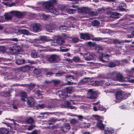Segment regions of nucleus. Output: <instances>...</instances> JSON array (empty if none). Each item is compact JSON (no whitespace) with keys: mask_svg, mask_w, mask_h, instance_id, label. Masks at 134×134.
<instances>
[{"mask_svg":"<svg viewBox=\"0 0 134 134\" xmlns=\"http://www.w3.org/2000/svg\"><path fill=\"white\" fill-rule=\"evenodd\" d=\"M27 104L31 107H33L35 105V103L34 101V99L30 97L28 98L27 99Z\"/></svg>","mask_w":134,"mask_h":134,"instance_id":"f3484780","label":"nucleus"},{"mask_svg":"<svg viewBox=\"0 0 134 134\" xmlns=\"http://www.w3.org/2000/svg\"><path fill=\"white\" fill-rule=\"evenodd\" d=\"M35 127V125H31L29 126V127L27 128V129L29 131L31 130L32 129H34Z\"/></svg>","mask_w":134,"mask_h":134,"instance_id":"8fccbe9b","label":"nucleus"},{"mask_svg":"<svg viewBox=\"0 0 134 134\" xmlns=\"http://www.w3.org/2000/svg\"><path fill=\"white\" fill-rule=\"evenodd\" d=\"M100 23V21L97 20H94L92 22V25L94 26H98Z\"/></svg>","mask_w":134,"mask_h":134,"instance_id":"f704fd0d","label":"nucleus"},{"mask_svg":"<svg viewBox=\"0 0 134 134\" xmlns=\"http://www.w3.org/2000/svg\"><path fill=\"white\" fill-rule=\"evenodd\" d=\"M113 42L115 44H120V41L117 39H114L113 41Z\"/></svg>","mask_w":134,"mask_h":134,"instance_id":"13d9d810","label":"nucleus"},{"mask_svg":"<svg viewBox=\"0 0 134 134\" xmlns=\"http://www.w3.org/2000/svg\"><path fill=\"white\" fill-rule=\"evenodd\" d=\"M108 54L102 53L99 56L100 60L103 63H105L108 62L109 59Z\"/></svg>","mask_w":134,"mask_h":134,"instance_id":"39448f33","label":"nucleus"},{"mask_svg":"<svg viewBox=\"0 0 134 134\" xmlns=\"http://www.w3.org/2000/svg\"><path fill=\"white\" fill-rule=\"evenodd\" d=\"M80 38L84 40H90L91 39L89 34L87 33H80Z\"/></svg>","mask_w":134,"mask_h":134,"instance_id":"f8f14e48","label":"nucleus"},{"mask_svg":"<svg viewBox=\"0 0 134 134\" xmlns=\"http://www.w3.org/2000/svg\"><path fill=\"white\" fill-rule=\"evenodd\" d=\"M57 121V119L54 118H52L50 119V121L52 122H54Z\"/></svg>","mask_w":134,"mask_h":134,"instance_id":"69168bd1","label":"nucleus"},{"mask_svg":"<svg viewBox=\"0 0 134 134\" xmlns=\"http://www.w3.org/2000/svg\"><path fill=\"white\" fill-rule=\"evenodd\" d=\"M41 72V70L40 69L35 68L33 71L34 73L36 75H38Z\"/></svg>","mask_w":134,"mask_h":134,"instance_id":"473e14b6","label":"nucleus"},{"mask_svg":"<svg viewBox=\"0 0 134 134\" xmlns=\"http://www.w3.org/2000/svg\"><path fill=\"white\" fill-rule=\"evenodd\" d=\"M38 107H40L41 109H43L44 107H45L46 105L44 104H38Z\"/></svg>","mask_w":134,"mask_h":134,"instance_id":"052dcab7","label":"nucleus"},{"mask_svg":"<svg viewBox=\"0 0 134 134\" xmlns=\"http://www.w3.org/2000/svg\"><path fill=\"white\" fill-rule=\"evenodd\" d=\"M21 100L23 102H25L26 100L25 99L27 98V95L26 93L25 92H21Z\"/></svg>","mask_w":134,"mask_h":134,"instance_id":"b1692460","label":"nucleus"},{"mask_svg":"<svg viewBox=\"0 0 134 134\" xmlns=\"http://www.w3.org/2000/svg\"><path fill=\"white\" fill-rule=\"evenodd\" d=\"M124 92L121 91H118L115 94L116 99L119 100L123 99L124 97Z\"/></svg>","mask_w":134,"mask_h":134,"instance_id":"1a4fd4ad","label":"nucleus"},{"mask_svg":"<svg viewBox=\"0 0 134 134\" xmlns=\"http://www.w3.org/2000/svg\"><path fill=\"white\" fill-rule=\"evenodd\" d=\"M54 84L57 85L60 83V81L58 80H53L52 81Z\"/></svg>","mask_w":134,"mask_h":134,"instance_id":"09e8293b","label":"nucleus"},{"mask_svg":"<svg viewBox=\"0 0 134 134\" xmlns=\"http://www.w3.org/2000/svg\"><path fill=\"white\" fill-rule=\"evenodd\" d=\"M70 122L71 124H74L76 123H78V120H76L75 119H72L71 120Z\"/></svg>","mask_w":134,"mask_h":134,"instance_id":"49530a36","label":"nucleus"},{"mask_svg":"<svg viewBox=\"0 0 134 134\" xmlns=\"http://www.w3.org/2000/svg\"><path fill=\"white\" fill-rule=\"evenodd\" d=\"M9 38H1L0 41H3L2 42L3 43H8L10 42V40H7V39H9Z\"/></svg>","mask_w":134,"mask_h":134,"instance_id":"58836bf2","label":"nucleus"},{"mask_svg":"<svg viewBox=\"0 0 134 134\" xmlns=\"http://www.w3.org/2000/svg\"><path fill=\"white\" fill-rule=\"evenodd\" d=\"M127 8L126 4L125 3L120 4L119 6V9L121 11H123L126 10Z\"/></svg>","mask_w":134,"mask_h":134,"instance_id":"6ab92c4d","label":"nucleus"},{"mask_svg":"<svg viewBox=\"0 0 134 134\" xmlns=\"http://www.w3.org/2000/svg\"><path fill=\"white\" fill-rule=\"evenodd\" d=\"M35 86V84L31 83L30 84L26 85V87L28 88L30 90H32Z\"/></svg>","mask_w":134,"mask_h":134,"instance_id":"72a5a7b5","label":"nucleus"},{"mask_svg":"<svg viewBox=\"0 0 134 134\" xmlns=\"http://www.w3.org/2000/svg\"><path fill=\"white\" fill-rule=\"evenodd\" d=\"M7 40H10V41H13L15 42H18V40L17 38H9V39H7Z\"/></svg>","mask_w":134,"mask_h":134,"instance_id":"6e6d98bb","label":"nucleus"},{"mask_svg":"<svg viewBox=\"0 0 134 134\" xmlns=\"http://www.w3.org/2000/svg\"><path fill=\"white\" fill-rule=\"evenodd\" d=\"M7 49V48L4 46H0V52L2 53L5 52Z\"/></svg>","mask_w":134,"mask_h":134,"instance_id":"4c0bfd02","label":"nucleus"},{"mask_svg":"<svg viewBox=\"0 0 134 134\" xmlns=\"http://www.w3.org/2000/svg\"><path fill=\"white\" fill-rule=\"evenodd\" d=\"M116 76V73L115 72H112L111 73L107 74L104 76L105 78L107 79H110L115 81Z\"/></svg>","mask_w":134,"mask_h":134,"instance_id":"0eeeda50","label":"nucleus"},{"mask_svg":"<svg viewBox=\"0 0 134 134\" xmlns=\"http://www.w3.org/2000/svg\"><path fill=\"white\" fill-rule=\"evenodd\" d=\"M4 16V18L5 20H10L12 18V17L11 16L6 13H5Z\"/></svg>","mask_w":134,"mask_h":134,"instance_id":"c9c22d12","label":"nucleus"},{"mask_svg":"<svg viewBox=\"0 0 134 134\" xmlns=\"http://www.w3.org/2000/svg\"><path fill=\"white\" fill-rule=\"evenodd\" d=\"M9 132V131L6 128H0V134H7Z\"/></svg>","mask_w":134,"mask_h":134,"instance_id":"cd10ccee","label":"nucleus"},{"mask_svg":"<svg viewBox=\"0 0 134 134\" xmlns=\"http://www.w3.org/2000/svg\"><path fill=\"white\" fill-rule=\"evenodd\" d=\"M70 126L69 123H65L62 127V130L63 132H66L70 129Z\"/></svg>","mask_w":134,"mask_h":134,"instance_id":"a211bd4d","label":"nucleus"},{"mask_svg":"<svg viewBox=\"0 0 134 134\" xmlns=\"http://www.w3.org/2000/svg\"><path fill=\"white\" fill-rule=\"evenodd\" d=\"M60 51L62 52H66L69 50V49L65 47H60Z\"/></svg>","mask_w":134,"mask_h":134,"instance_id":"79ce46f5","label":"nucleus"},{"mask_svg":"<svg viewBox=\"0 0 134 134\" xmlns=\"http://www.w3.org/2000/svg\"><path fill=\"white\" fill-rule=\"evenodd\" d=\"M126 79L130 83H134V77H133L130 75H128L126 77Z\"/></svg>","mask_w":134,"mask_h":134,"instance_id":"7c9ffc66","label":"nucleus"},{"mask_svg":"<svg viewBox=\"0 0 134 134\" xmlns=\"http://www.w3.org/2000/svg\"><path fill=\"white\" fill-rule=\"evenodd\" d=\"M110 16L111 18L118 19L120 17V14L119 13L116 12H113L112 13Z\"/></svg>","mask_w":134,"mask_h":134,"instance_id":"5701e85b","label":"nucleus"},{"mask_svg":"<svg viewBox=\"0 0 134 134\" xmlns=\"http://www.w3.org/2000/svg\"><path fill=\"white\" fill-rule=\"evenodd\" d=\"M54 74L51 72H47L46 74V75L47 76H52Z\"/></svg>","mask_w":134,"mask_h":134,"instance_id":"4d7b16f0","label":"nucleus"},{"mask_svg":"<svg viewBox=\"0 0 134 134\" xmlns=\"http://www.w3.org/2000/svg\"><path fill=\"white\" fill-rule=\"evenodd\" d=\"M77 116L78 118L80 120H81L83 118V116L81 115H77Z\"/></svg>","mask_w":134,"mask_h":134,"instance_id":"774afa93","label":"nucleus"},{"mask_svg":"<svg viewBox=\"0 0 134 134\" xmlns=\"http://www.w3.org/2000/svg\"><path fill=\"white\" fill-rule=\"evenodd\" d=\"M68 28L67 26L65 25H61L59 27V30L61 31V32H65Z\"/></svg>","mask_w":134,"mask_h":134,"instance_id":"2f4dec72","label":"nucleus"},{"mask_svg":"<svg viewBox=\"0 0 134 134\" xmlns=\"http://www.w3.org/2000/svg\"><path fill=\"white\" fill-rule=\"evenodd\" d=\"M58 57V56L55 54H52L49 56L48 60L50 62L52 63L56 61Z\"/></svg>","mask_w":134,"mask_h":134,"instance_id":"4468645a","label":"nucleus"},{"mask_svg":"<svg viewBox=\"0 0 134 134\" xmlns=\"http://www.w3.org/2000/svg\"><path fill=\"white\" fill-rule=\"evenodd\" d=\"M71 105V103L69 102H67L66 104V107L67 108H69Z\"/></svg>","mask_w":134,"mask_h":134,"instance_id":"680f3d73","label":"nucleus"},{"mask_svg":"<svg viewBox=\"0 0 134 134\" xmlns=\"http://www.w3.org/2000/svg\"><path fill=\"white\" fill-rule=\"evenodd\" d=\"M25 121L28 124H32L34 122V120L31 117L26 118Z\"/></svg>","mask_w":134,"mask_h":134,"instance_id":"c85d7f7f","label":"nucleus"},{"mask_svg":"<svg viewBox=\"0 0 134 134\" xmlns=\"http://www.w3.org/2000/svg\"><path fill=\"white\" fill-rule=\"evenodd\" d=\"M83 57L86 60H90L93 59V55L89 53H86L83 55Z\"/></svg>","mask_w":134,"mask_h":134,"instance_id":"2eb2a0df","label":"nucleus"},{"mask_svg":"<svg viewBox=\"0 0 134 134\" xmlns=\"http://www.w3.org/2000/svg\"><path fill=\"white\" fill-rule=\"evenodd\" d=\"M66 79H69V80L70 79H73L74 77L72 75H67L66 77Z\"/></svg>","mask_w":134,"mask_h":134,"instance_id":"5fc2aeb1","label":"nucleus"},{"mask_svg":"<svg viewBox=\"0 0 134 134\" xmlns=\"http://www.w3.org/2000/svg\"><path fill=\"white\" fill-rule=\"evenodd\" d=\"M5 21V20L4 19L3 17L0 16V22H3Z\"/></svg>","mask_w":134,"mask_h":134,"instance_id":"e2e57ef3","label":"nucleus"},{"mask_svg":"<svg viewBox=\"0 0 134 134\" xmlns=\"http://www.w3.org/2000/svg\"><path fill=\"white\" fill-rule=\"evenodd\" d=\"M89 9V8L87 7H83L77 8L78 12L85 14H88V13Z\"/></svg>","mask_w":134,"mask_h":134,"instance_id":"ddd939ff","label":"nucleus"},{"mask_svg":"<svg viewBox=\"0 0 134 134\" xmlns=\"http://www.w3.org/2000/svg\"><path fill=\"white\" fill-rule=\"evenodd\" d=\"M19 31L20 33L25 35H28L30 34L28 30L26 29H22Z\"/></svg>","mask_w":134,"mask_h":134,"instance_id":"c756f323","label":"nucleus"},{"mask_svg":"<svg viewBox=\"0 0 134 134\" xmlns=\"http://www.w3.org/2000/svg\"><path fill=\"white\" fill-rule=\"evenodd\" d=\"M57 3V0H49V1L45 2L43 6L45 9L48 10L50 12L57 14L58 11L57 9L54 7V6Z\"/></svg>","mask_w":134,"mask_h":134,"instance_id":"f257e3e1","label":"nucleus"},{"mask_svg":"<svg viewBox=\"0 0 134 134\" xmlns=\"http://www.w3.org/2000/svg\"><path fill=\"white\" fill-rule=\"evenodd\" d=\"M74 75L76 78H78L82 76V74L80 72L76 71L74 73Z\"/></svg>","mask_w":134,"mask_h":134,"instance_id":"e433bc0d","label":"nucleus"},{"mask_svg":"<svg viewBox=\"0 0 134 134\" xmlns=\"http://www.w3.org/2000/svg\"><path fill=\"white\" fill-rule=\"evenodd\" d=\"M72 60L74 62H78L80 61V59L78 57L75 56L73 58Z\"/></svg>","mask_w":134,"mask_h":134,"instance_id":"a18cd8bd","label":"nucleus"},{"mask_svg":"<svg viewBox=\"0 0 134 134\" xmlns=\"http://www.w3.org/2000/svg\"><path fill=\"white\" fill-rule=\"evenodd\" d=\"M41 26L39 23H34L31 25L30 29L34 32L36 33L40 32L41 30Z\"/></svg>","mask_w":134,"mask_h":134,"instance_id":"7ed1b4c3","label":"nucleus"},{"mask_svg":"<svg viewBox=\"0 0 134 134\" xmlns=\"http://www.w3.org/2000/svg\"><path fill=\"white\" fill-rule=\"evenodd\" d=\"M91 83V85L94 86H98L100 84L99 82L96 81L92 82Z\"/></svg>","mask_w":134,"mask_h":134,"instance_id":"a19ab883","label":"nucleus"},{"mask_svg":"<svg viewBox=\"0 0 134 134\" xmlns=\"http://www.w3.org/2000/svg\"><path fill=\"white\" fill-rule=\"evenodd\" d=\"M10 13L12 15H15L16 17L18 18H21L24 16V14L25 12L22 13L20 11H12L10 12Z\"/></svg>","mask_w":134,"mask_h":134,"instance_id":"423d86ee","label":"nucleus"},{"mask_svg":"<svg viewBox=\"0 0 134 134\" xmlns=\"http://www.w3.org/2000/svg\"><path fill=\"white\" fill-rule=\"evenodd\" d=\"M25 60L24 59H17L15 62V63L18 65H21L25 63Z\"/></svg>","mask_w":134,"mask_h":134,"instance_id":"393cba45","label":"nucleus"},{"mask_svg":"<svg viewBox=\"0 0 134 134\" xmlns=\"http://www.w3.org/2000/svg\"><path fill=\"white\" fill-rule=\"evenodd\" d=\"M57 42L58 44L62 45L65 42L64 38L62 37H60L57 39Z\"/></svg>","mask_w":134,"mask_h":134,"instance_id":"412c9836","label":"nucleus"},{"mask_svg":"<svg viewBox=\"0 0 134 134\" xmlns=\"http://www.w3.org/2000/svg\"><path fill=\"white\" fill-rule=\"evenodd\" d=\"M72 41L74 43H76L78 42V39L76 38H74L72 39Z\"/></svg>","mask_w":134,"mask_h":134,"instance_id":"603ef678","label":"nucleus"},{"mask_svg":"<svg viewBox=\"0 0 134 134\" xmlns=\"http://www.w3.org/2000/svg\"><path fill=\"white\" fill-rule=\"evenodd\" d=\"M62 75V74L60 73H57L55 74V76H56L60 77Z\"/></svg>","mask_w":134,"mask_h":134,"instance_id":"0e129e2a","label":"nucleus"},{"mask_svg":"<svg viewBox=\"0 0 134 134\" xmlns=\"http://www.w3.org/2000/svg\"><path fill=\"white\" fill-rule=\"evenodd\" d=\"M115 81L120 82L126 81V77H124L121 74L116 73V76Z\"/></svg>","mask_w":134,"mask_h":134,"instance_id":"6e6552de","label":"nucleus"},{"mask_svg":"<svg viewBox=\"0 0 134 134\" xmlns=\"http://www.w3.org/2000/svg\"><path fill=\"white\" fill-rule=\"evenodd\" d=\"M112 129L109 128L107 130H104L103 134H112L114 133Z\"/></svg>","mask_w":134,"mask_h":134,"instance_id":"a878e982","label":"nucleus"},{"mask_svg":"<svg viewBox=\"0 0 134 134\" xmlns=\"http://www.w3.org/2000/svg\"><path fill=\"white\" fill-rule=\"evenodd\" d=\"M103 121L101 120H98L97 122V125L99 129L101 130H104L105 129V126L102 123Z\"/></svg>","mask_w":134,"mask_h":134,"instance_id":"aec40b11","label":"nucleus"},{"mask_svg":"<svg viewBox=\"0 0 134 134\" xmlns=\"http://www.w3.org/2000/svg\"><path fill=\"white\" fill-rule=\"evenodd\" d=\"M9 49L11 52H18L20 51V47L14 44L10 47Z\"/></svg>","mask_w":134,"mask_h":134,"instance_id":"dca6fc26","label":"nucleus"},{"mask_svg":"<svg viewBox=\"0 0 134 134\" xmlns=\"http://www.w3.org/2000/svg\"><path fill=\"white\" fill-rule=\"evenodd\" d=\"M10 96V91H8L4 95L5 97H9Z\"/></svg>","mask_w":134,"mask_h":134,"instance_id":"3c124183","label":"nucleus"},{"mask_svg":"<svg viewBox=\"0 0 134 134\" xmlns=\"http://www.w3.org/2000/svg\"><path fill=\"white\" fill-rule=\"evenodd\" d=\"M98 53H99V51H102L103 50V48L101 46H99L98 47Z\"/></svg>","mask_w":134,"mask_h":134,"instance_id":"338daca9","label":"nucleus"},{"mask_svg":"<svg viewBox=\"0 0 134 134\" xmlns=\"http://www.w3.org/2000/svg\"><path fill=\"white\" fill-rule=\"evenodd\" d=\"M89 15L92 16H93L94 15V12L93 11L90 12L89 9L88 13Z\"/></svg>","mask_w":134,"mask_h":134,"instance_id":"bf43d9fd","label":"nucleus"},{"mask_svg":"<svg viewBox=\"0 0 134 134\" xmlns=\"http://www.w3.org/2000/svg\"><path fill=\"white\" fill-rule=\"evenodd\" d=\"M75 9H68L67 12L70 14H73L76 11Z\"/></svg>","mask_w":134,"mask_h":134,"instance_id":"c03bdc74","label":"nucleus"},{"mask_svg":"<svg viewBox=\"0 0 134 134\" xmlns=\"http://www.w3.org/2000/svg\"><path fill=\"white\" fill-rule=\"evenodd\" d=\"M57 106L54 102L50 101H48V104L46 105L45 107L50 109L56 107Z\"/></svg>","mask_w":134,"mask_h":134,"instance_id":"9b49d317","label":"nucleus"},{"mask_svg":"<svg viewBox=\"0 0 134 134\" xmlns=\"http://www.w3.org/2000/svg\"><path fill=\"white\" fill-rule=\"evenodd\" d=\"M97 97V95L96 92L92 89L88 90L87 98L90 99H94Z\"/></svg>","mask_w":134,"mask_h":134,"instance_id":"20e7f679","label":"nucleus"},{"mask_svg":"<svg viewBox=\"0 0 134 134\" xmlns=\"http://www.w3.org/2000/svg\"><path fill=\"white\" fill-rule=\"evenodd\" d=\"M40 53L38 52H34L31 53V55L32 57L37 58L40 57Z\"/></svg>","mask_w":134,"mask_h":134,"instance_id":"4be33fe9","label":"nucleus"},{"mask_svg":"<svg viewBox=\"0 0 134 134\" xmlns=\"http://www.w3.org/2000/svg\"><path fill=\"white\" fill-rule=\"evenodd\" d=\"M40 39L41 40L43 41L44 42H47L51 41V39L48 38L47 36H41Z\"/></svg>","mask_w":134,"mask_h":134,"instance_id":"bb28decb","label":"nucleus"},{"mask_svg":"<svg viewBox=\"0 0 134 134\" xmlns=\"http://www.w3.org/2000/svg\"><path fill=\"white\" fill-rule=\"evenodd\" d=\"M72 90L71 87H66L65 89L60 90L58 92L59 96L60 98V100H64L66 98L69 96L68 94H70Z\"/></svg>","mask_w":134,"mask_h":134,"instance_id":"f03ea898","label":"nucleus"},{"mask_svg":"<svg viewBox=\"0 0 134 134\" xmlns=\"http://www.w3.org/2000/svg\"><path fill=\"white\" fill-rule=\"evenodd\" d=\"M49 15H47L44 14H42V16L45 20H47L49 18Z\"/></svg>","mask_w":134,"mask_h":134,"instance_id":"de8ad7c7","label":"nucleus"},{"mask_svg":"<svg viewBox=\"0 0 134 134\" xmlns=\"http://www.w3.org/2000/svg\"><path fill=\"white\" fill-rule=\"evenodd\" d=\"M107 39V38H102L100 37H96L94 38L93 39H92V40L93 41H101V40H102V39L104 40V39Z\"/></svg>","mask_w":134,"mask_h":134,"instance_id":"37998d69","label":"nucleus"},{"mask_svg":"<svg viewBox=\"0 0 134 134\" xmlns=\"http://www.w3.org/2000/svg\"><path fill=\"white\" fill-rule=\"evenodd\" d=\"M108 66L110 68H113L116 67V65L115 63L113 62H110L108 64Z\"/></svg>","mask_w":134,"mask_h":134,"instance_id":"ea45409f","label":"nucleus"},{"mask_svg":"<svg viewBox=\"0 0 134 134\" xmlns=\"http://www.w3.org/2000/svg\"><path fill=\"white\" fill-rule=\"evenodd\" d=\"M105 108L103 105L100 106L98 110L100 111H104L105 110Z\"/></svg>","mask_w":134,"mask_h":134,"instance_id":"864d4df0","label":"nucleus"},{"mask_svg":"<svg viewBox=\"0 0 134 134\" xmlns=\"http://www.w3.org/2000/svg\"><path fill=\"white\" fill-rule=\"evenodd\" d=\"M54 25L52 23L47 24L45 25V27L46 29L49 32H53V30H54L55 29Z\"/></svg>","mask_w":134,"mask_h":134,"instance_id":"9d476101","label":"nucleus"}]
</instances>
